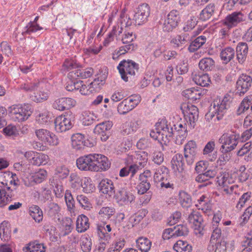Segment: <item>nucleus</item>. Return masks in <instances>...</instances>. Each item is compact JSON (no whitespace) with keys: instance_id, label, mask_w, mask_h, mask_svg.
Returning a JSON list of instances; mask_svg holds the SVG:
<instances>
[{"instance_id":"f257e3e1","label":"nucleus","mask_w":252,"mask_h":252,"mask_svg":"<svg viewBox=\"0 0 252 252\" xmlns=\"http://www.w3.org/2000/svg\"><path fill=\"white\" fill-rule=\"evenodd\" d=\"M13 174L10 171L0 173V207H2L11 201L15 196L16 188L11 189L9 186V179L12 177Z\"/></svg>"},{"instance_id":"f03ea898","label":"nucleus","mask_w":252,"mask_h":252,"mask_svg":"<svg viewBox=\"0 0 252 252\" xmlns=\"http://www.w3.org/2000/svg\"><path fill=\"white\" fill-rule=\"evenodd\" d=\"M8 111L11 119L17 122L27 120L32 113V106L28 104L13 105L9 107Z\"/></svg>"},{"instance_id":"7ed1b4c3","label":"nucleus","mask_w":252,"mask_h":252,"mask_svg":"<svg viewBox=\"0 0 252 252\" xmlns=\"http://www.w3.org/2000/svg\"><path fill=\"white\" fill-rule=\"evenodd\" d=\"M239 135L233 131L223 133L219 139V142L222 145L220 151L230 152L233 150L238 144Z\"/></svg>"},{"instance_id":"20e7f679","label":"nucleus","mask_w":252,"mask_h":252,"mask_svg":"<svg viewBox=\"0 0 252 252\" xmlns=\"http://www.w3.org/2000/svg\"><path fill=\"white\" fill-rule=\"evenodd\" d=\"M74 118L70 112L57 117L54 120L55 128L57 132H62L70 129L73 125Z\"/></svg>"},{"instance_id":"39448f33","label":"nucleus","mask_w":252,"mask_h":252,"mask_svg":"<svg viewBox=\"0 0 252 252\" xmlns=\"http://www.w3.org/2000/svg\"><path fill=\"white\" fill-rule=\"evenodd\" d=\"M121 75L122 78L126 82L128 81L127 75H134L135 72L138 71L139 65L131 60H123L121 61L117 67Z\"/></svg>"},{"instance_id":"423d86ee","label":"nucleus","mask_w":252,"mask_h":252,"mask_svg":"<svg viewBox=\"0 0 252 252\" xmlns=\"http://www.w3.org/2000/svg\"><path fill=\"white\" fill-rule=\"evenodd\" d=\"M139 184L137 185L138 193L143 194L151 188L153 181V176L151 171L149 170H145L139 176Z\"/></svg>"},{"instance_id":"0eeeda50","label":"nucleus","mask_w":252,"mask_h":252,"mask_svg":"<svg viewBox=\"0 0 252 252\" xmlns=\"http://www.w3.org/2000/svg\"><path fill=\"white\" fill-rule=\"evenodd\" d=\"M230 102L227 97H224L220 101V100H215L213 102L214 111L211 115L213 118L216 115L217 119L220 120L222 118L223 115L226 113L230 107Z\"/></svg>"},{"instance_id":"6e6552de","label":"nucleus","mask_w":252,"mask_h":252,"mask_svg":"<svg viewBox=\"0 0 252 252\" xmlns=\"http://www.w3.org/2000/svg\"><path fill=\"white\" fill-rule=\"evenodd\" d=\"M93 154L85 155L78 158L76 161L77 168L81 171L94 172L95 165L94 162Z\"/></svg>"},{"instance_id":"1a4fd4ad","label":"nucleus","mask_w":252,"mask_h":252,"mask_svg":"<svg viewBox=\"0 0 252 252\" xmlns=\"http://www.w3.org/2000/svg\"><path fill=\"white\" fill-rule=\"evenodd\" d=\"M245 16L241 12H233L227 15L222 23L229 30L245 21Z\"/></svg>"},{"instance_id":"9d476101","label":"nucleus","mask_w":252,"mask_h":252,"mask_svg":"<svg viewBox=\"0 0 252 252\" xmlns=\"http://www.w3.org/2000/svg\"><path fill=\"white\" fill-rule=\"evenodd\" d=\"M117 192L115 195L117 202L121 205H127L131 203L135 199V196L127 190L126 186L117 188Z\"/></svg>"},{"instance_id":"9b49d317","label":"nucleus","mask_w":252,"mask_h":252,"mask_svg":"<svg viewBox=\"0 0 252 252\" xmlns=\"http://www.w3.org/2000/svg\"><path fill=\"white\" fill-rule=\"evenodd\" d=\"M180 22L179 12L176 10L171 11L167 15L163 26V30L165 32H171L177 27Z\"/></svg>"},{"instance_id":"f8f14e48","label":"nucleus","mask_w":252,"mask_h":252,"mask_svg":"<svg viewBox=\"0 0 252 252\" xmlns=\"http://www.w3.org/2000/svg\"><path fill=\"white\" fill-rule=\"evenodd\" d=\"M150 9L149 5L146 3H143L140 5L137 8L133 17V20L138 25L146 23L150 15Z\"/></svg>"},{"instance_id":"ddd939ff","label":"nucleus","mask_w":252,"mask_h":252,"mask_svg":"<svg viewBox=\"0 0 252 252\" xmlns=\"http://www.w3.org/2000/svg\"><path fill=\"white\" fill-rule=\"evenodd\" d=\"M188 221L196 231V233H202L204 229V224L202 223V217L198 212L193 211L189 216Z\"/></svg>"},{"instance_id":"4468645a","label":"nucleus","mask_w":252,"mask_h":252,"mask_svg":"<svg viewBox=\"0 0 252 252\" xmlns=\"http://www.w3.org/2000/svg\"><path fill=\"white\" fill-rule=\"evenodd\" d=\"M93 155L94 162L95 165L94 172L106 171L110 167L111 162L107 157L101 154H93Z\"/></svg>"},{"instance_id":"2eb2a0df","label":"nucleus","mask_w":252,"mask_h":252,"mask_svg":"<svg viewBox=\"0 0 252 252\" xmlns=\"http://www.w3.org/2000/svg\"><path fill=\"white\" fill-rule=\"evenodd\" d=\"M252 78L247 74H242L236 82L237 92L244 94L252 86Z\"/></svg>"},{"instance_id":"dca6fc26","label":"nucleus","mask_w":252,"mask_h":252,"mask_svg":"<svg viewBox=\"0 0 252 252\" xmlns=\"http://www.w3.org/2000/svg\"><path fill=\"white\" fill-rule=\"evenodd\" d=\"M76 104L74 99L69 97H62L56 99L52 104L53 107L59 111L69 109Z\"/></svg>"},{"instance_id":"f3484780","label":"nucleus","mask_w":252,"mask_h":252,"mask_svg":"<svg viewBox=\"0 0 252 252\" xmlns=\"http://www.w3.org/2000/svg\"><path fill=\"white\" fill-rule=\"evenodd\" d=\"M197 146L195 142L189 141L184 147V156L188 164H191L197 154Z\"/></svg>"},{"instance_id":"a211bd4d","label":"nucleus","mask_w":252,"mask_h":252,"mask_svg":"<svg viewBox=\"0 0 252 252\" xmlns=\"http://www.w3.org/2000/svg\"><path fill=\"white\" fill-rule=\"evenodd\" d=\"M84 135L81 133H76L72 135L71 145L74 149L81 150L84 149L85 147H91V144L89 140L84 139Z\"/></svg>"},{"instance_id":"6ab92c4d","label":"nucleus","mask_w":252,"mask_h":252,"mask_svg":"<svg viewBox=\"0 0 252 252\" xmlns=\"http://www.w3.org/2000/svg\"><path fill=\"white\" fill-rule=\"evenodd\" d=\"M99 187L100 190L103 194L108 195L109 197L114 196L116 194V187L113 182L108 179H103L100 182Z\"/></svg>"},{"instance_id":"aec40b11","label":"nucleus","mask_w":252,"mask_h":252,"mask_svg":"<svg viewBox=\"0 0 252 252\" xmlns=\"http://www.w3.org/2000/svg\"><path fill=\"white\" fill-rule=\"evenodd\" d=\"M93 73V69L92 68H88L85 69L78 68L77 69L70 71L67 77L71 79H85L91 77Z\"/></svg>"},{"instance_id":"412c9836","label":"nucleus","mask_w":252,"mask_h":252,"mask_svg":"<svg viewBox=\"0 0 252 252\" xmlns=\"http://www.w3.org/2000/svg\"><path fill=\"white\" fill-rule=\"evenodd\" d=\"M248 46L246 42H239L236 47L235 53L239 63L243 64L246 60L248 53Z\"/></svg>"},{"instance_id":"4be33fe9","label":"nucleus","mask_w":252,"mask_h":252,"mask_svg":"<svg viewBox=\"0 0 252 252\" xmlns=\"http://www.w3.org/2000/svg\"><path fill=\"white\" fill-rule=\"evenodd\" d=\"M171 163L175 171L180 173L183 172L185 169V162L183 155L181 154H176L172 158Z\"/></svg>"},{"instance_id":"5701e85b","label":"nucleus","mask_w":252,"mask_h":252,"mask_svg":"<svg viewBox=\"0 0 252 252\" xmlns=\"http://www.w3.org/2000/svg\"><path fill=\"white\" fill-rule=\"evenodd\" d=\"M207 250L209 252H226V242L224 240H221L216 242L212 240L211 242H209Z\"/></svg>"},{"instance_id":"b1692460","label":"nucleus","mask_w":252,"mask_h":252,"mask_svg":"<svg viewBox=\"0 0 252 252\" xmlns=\"http://www.w3.org/2000/svg\"><path fill=\"white\" fill-rule=\"evenodd\" d=\"M169 169L164 166H161L156 171L154 174L153 178L155 183L159 184L161 181L164 180L166 178H169Z\"/></svg>"},{"instance_id":"393cba45","label":"nucleus","mask_w":252,"mask_h":252,"mask_svg":"<svg viewBox=\"0 0 252 252\" xmlns=\"http://www.w3.org/2000/svg\"><path fill=\"white\" fill-rule=\"evenodd\" d=\"M89 226L88 218L83 214L79 215L76 220V230L79 233L84 232L89 228Z\"/></svg>"},{"instance_id":"a878e982","label":"nucleus","mask_w":252,"mask_h":252,"mask_svg":"<svg viewBox=\"0 0 252 252\" xmlns=\"http://www.w3.org/2000/svg\"><path fill=\"white\" fill-rule=\"evenodd\" d=\"M237 155L239 157L244 156L245 160L249 161L252 159V146L250 142L245 143L237 152Z\"/></svg>"},{"instance_id":"bb28decb","label":"nucleus","mask_w":252,"mask_h":252,"mask_svg":"<svg viewBox=\"0 0 252 252\" xmlns=\"http://www.w3.org/2000/svg\"><path fill=\"white\" fill-rule=\"evenodd\" d=\"M216 10V5L214 3L208 4L199 14V19L203 21H206L211 18L214 15Z\"/></svg>"},{"instance_id":"cd10ccee","label":"nucleus","mask_w":252,"mask_h":252,"mask_svg":"<svg viewBox=\"0 0 252 252\" xmlns=\"http://www.w3.org/2000/svg\"><path fill=\"white\" fill-rule=\"evenodd\" d=\"M235 55V51L231 47H227L222 49L220 53V57L223 63H228L233 59Z\"/></svg>"},{"instance_id":"c85d7f7f","label":"nucleus","mask_w":252,"mask_h":252,"mask_svg":"<svg viewBox=\"0 0 252 252\" xmlns=\"http://www.w3.org/2000/svg\"><path fill=\"white\" fill-rule=\"evenodd\" d=\"M199 68L205 72L212 71L215 68V63L211 58L202 59L199 63Z\"/></svg>"},{"instance_id":"c756f323","label":"nucleus","mask_w":252,"mask_h":252,"mask_svg":"<svg viewBox=\"0 0 252 252\" xmlns=\"http://www.w3.org/2000/svg\"><path fill=\"white\" fill-rule=\"evenodd\" d=\"M188 118L189 126L191 128H193L195 125V122L197 120L198 118V111L197 107L192 105L191 108L189 109Z\"/></svg>"},{"instance_id":"7c9ffc66","label":"nucleus","mask_w":252,"mask_h":252,"mask_svg":"<svg viewBox=\"0 0 252 252\" xmlns=\"http://www.w3.org/2000/svg\"><path fill=\"white\" fill-rule=\"evenodd\" d=\"M136 242L137 247L142 252H148L151 249L152 242L146 237H139Z\"/></svg>"},{"instance_id":"2f4dec72","label":"nucleus","mask_w":252,"mask_h":252,"mask_svg":"<svg viewBox=\"0 0 252 252\" xmlns=\"http://www.w3.org/2000/svg\"><path fill=\"white\" fill-rule=\"evenodd\" d=\"M103 229H105L104 227H100L98 228V234L101 238L99 244L95 251L96 252H103L106 245L108 243V239L109 238V235H105L103 231Z\"/></svg>"},{"instance_id":"473e14b6","label":"nucleus","mask_w":252,"mask_h":252,"mask_svg":"<svg viewBox=\"0 0 252 252\" xmlns=\"http://www.w3.org/2000/svg\"><path fill=\"white\" fill-rule=\"evenodd\" d=\"M173 249L177 252H191L192 247L186 241L178 240L174 245Z\"/></svg>"},{"instance_id":"72a5a7b5","label":"nucleus","mask_w":252,"mask_h":252,"mask_svg":"<svg viewBox=\"0 0 252 252\" xmlns=\"http://www.w3.org/2000/svg\"><path fill=\"white\" fill-rule=\"evenodd\" d=\"M0 237L4 241H8L11 237L10 224L4 221L0 224Z\"/></svg>"},{"instance_id":"f704fd0d","label":"nucleus","mask_w":252,"mask_h":252,"mask_svg":"<svg viewBox=\"0 0 252 252\" xmlns=\"http://www.w3.org/2000/svg\"><path fill=\"white\" fill-rule=\"evenodd\" d=\"M112 126V122L109 121L101 123L95 126L94 132L98 134L108 132L107 131L111 128Z\"/></svg>"},{"instance_id":"c9c22d12","label":"nucleus","mask_w":252,"mask_h":252,"mask_svg":"<svg viewBox=\"0 0 252 252\" xmlns=\"http://www.w3.org/2000/svg\"><path fill=\"white\" fill-rule=\"evenodd\" d=\"M29 214L36 222H39L43 219L42 211L38 206H31L29 208Z\"/></svg>"},{"instance_id":"e433bc0d","label":"nucleus","mask_w":252,"mask_h":252,"mask_svg":"<svg viewBox=\"0 0 252 252\" xmlns=\"http://www.w3.org/2000/svg\"><path fill=\"white\" fill-rule=\"evenodd\" d=\"M193 80L197 85L202 87H208L211 83L210 78L207 74L195 75Z\"/></svg>"},{"instance_id":"4c0bfd02","label":"nucleus","mask_w":252,"mask_h":252,"mask_svg":"<svg viewBox=\"0 0 252 252\" xmlns=\"http://www.w3.org/2000/svg\"><path fill=\"white\" fill-rule=\"evenodd\" d=\"M206 38L205 36L201 35L197 37L191 42L188 50L190 52H194L201 47L206 42Z\"/></svg>"},{"instance_id":"58836bf2","label":"nucleus","mask_w":252,"mask_h":252,"mask_svg":"<svg viewBox=\"0 0 252 252\" xmlns=\"http://www.w3.org/2000/svg\"><path fill=\"white\" fill-rule=\"evenodd\" d=\"M32 160L33 165L37 166L45 165L48 162L49 157L44 154L37 153L32 158Z\"/></svg>"},{"instance_id":"ea45409f","label":"nucleus","mask_w":252,"mask_h":252,"mask_svg":"<svg viewBox=\"0 0 252 252\" xmlns=\"http://www.w3.org/2000/svg\"><path fill=\"white\" fill-rule=\"evenodd\" d=\"M217 182L220 186L227 187L231 183V178L228 172L220 173L217 178Z\"/></svg>"},{"instance_id":"a19ab883","label":"nucleus","mask_w":252,"mask_h":252,"mask_svg":"<svg viewBox=\"0 0 252 252\" xmlns=\"http://www.w3.org/2000/svg\"><path fill=\"white\" fill-rule=\"evenodd\" d=\"M184 95L189 99L197 100L200 98L201 93L194 88L187 89L183 92Z\"/></svg>"},{"instance_id":"79ce46f5","label":"nucleus","mask_w":252,"mask_h":252,"mask_svg":"<svg viewBox=\"0 0 252 252\" xmlns=\"http://www.w3.org/2000/svg\"><path fill=\"white\" fill-rule=\"evenodd\" d=\"M82 123L84 126H90L95 121L96 117L93 113L90 111H84L82 113Z\"/></svg>"},{"instance_id":"37998d69","label":"nucleus","mask_w":252,"mask_h":252,"mask_svg":"<svg viewBox=\"0 0 252 252\" xmlns=\"http://www.w3.org/2000/svg\"><path fill=\"white\" fill-rule=\"evenodd\" d=\"M136 48V45L134 44H129L122 46L119 48V50L115 51V53L113 54V58L114 59L117 58L120 55H124L129 51H133Z\"/></svg>"},{"instance_id":"c03bdc74","label":"nucleus","mask_w":252,"mask_h":252,"mask_svg":"<svg viewBox=\"0 0 252 252\" xmlns=\"http://www.w3.org/2000/svg\"><path fill=\"white\" fill-rule=\"evenodd\" d=\"M132 109H133L131 105H130V102L127 101L126 99L120 102L117 107L118 112L121 115L126 114Z\"/></svg>"},{"instance_id":"a18cd8bd","label":"nucleus","mask_w":252,"mask_h":252,"mask_svg":"<svg viewBox=\"0 0 252 252\" xmlns=\"http://www.w3.org/2000/svg\"><path fill=\"white\" fill-rule=\"evenodd\" d=\"M45 248L43 244L37 242L30 243L27 247L26 252H45Z\"/></svg>"},{"instance_id":"49530a36","label":"nucleus","mask_w":252,"mask_h":252,"mask_svg":"<svg viewBox=\"0 0 252 252\" xmlns=\"http://www.w3.org/2000/svg\"><path fill=\"white\" fill-rule=\"evenodd\" d=\"M76 199L80 206L84 209L90 210L92 208V205L90 199L85 195L83 194L78 195H77Z\"/></svg>"},{"instance_id":"de8ad7c7","label":"nucleus","mask_w":252,"mask_h":252,"mask_svg":"<svg viewBox=\"0 0 252 252\" xmlns=\"http://www.w3.org/2000/svg\"><path fill=\"white\" fill-rule=\"evenodd\" d=\"M62 224L64 227V229L60 234V238L68 235L73 229L72 220L70 218H65V220L63 221Z\"/></svg>"},{"instance_id":"09e8293b","label":"nucleus","mask_w":252,"mask_h":252,"mask_svg":"<svg viewBox=\"0 0 252 252\" xmlns=\"http://www.w3.org/2000/svg\"><path fill=\"white\" fill-rule=\"evenodd\" d=\"M115 212V209L111 207H103L99 211V215L103 219L108 220Z\"/></svg>"},{"instance_id":"8fccbe9b","label":"nucleus","mask_w":252,"mask_h":252,"mask_svg":"<svg viewBox=\"0 0 252 252\" xmlns=\"http://www.w3.org/2000/svg\"><path fill=\"white\" fill-rule=\"evenodd\" d=\"M81 187L83 188V191L87 193L92 192L95 189L94 185L92 183L90 178H85Z\"/></svg>"},{"instance_id":"3c124183","label":"nucleus","mask_w":252,"mask_h":252,"mask_svg":"<svg viewBox=\"0 0 252 252\" xmlns=\"http://www.w3.org/2000/svg\"><path fill=\"white\" fill-rule=\"evenodd\" d=\"M180 201L182 206L184 208H189L192 204L190 195L185 191L180 192Z\"/></svg>"},{"instance_id":"603ef678","label":"nucleus","mask_w":252,"mask_h":252,"mask_svg":"<svg viewBox=\"0 0 252 252\" xmlns=\"http://www.w3.org/2000/svg\"><path fill=\"white\" fill-rule=\"evenodd\" d=\"M174 236L175 237L187 236L189 233V229L186 225L180 224L173 228Z\"/></svg>"},{"instance_id":"864d4df0","label":"nucleus","mask_w":252,"mask_h":252,"mask_svg":"<svg viewBox=\"0 0 252 252\" xmlns=\"http://www.w3.org/2000/svg\"><path fill=\"white\" fill-rule=\"evenodd\" d=\"M47 176V173L46 170L40 169L32 175V181L36 184L41 183L46 178Z\"/></svg>"},{"instance_id":"5fc2aeb1","label":"nucleus","mask_w":252,"mask_h":252,"mask_svg":"<svg viewBox=\"0 0 252 252\" xmlns=\"http://www.w3.org/2000/svg\"><path fill=\"white\" fill-rule=\"evenodd\" d=\"M175 132H176V143L179 145L182 144L188 135L187 127H184L183 129H179Z\"/></svg>"},{"instance_id":"6e6d98bb","label":"nucleus","mask_w":252,"mask_h":252,"mask_svg":"<svg viewBox=\"0 0 252 252\" xmlns=\"http://www.w3.org/2000/svg\"><path fill=\"white\" fill-rule=\"evenodd\" d=\"M69 181L72 188L79 189L82 185V180L75 173H71L69 177Z\"/></svg>"},{"instance_id":"4d7b16f0","label":"nucleus","mask_w":252,"mask_h":252,"mask_svg":"<svg viewBox=\"0 0 252 252\" xmlns=\"http://www.w3.org/2000/svg\"><path fill=\"white\" fill-rule=\"evenodd\" d=\"M46 211L47 212L48 215L52 217L59 213L60 207L57 203L50 202L46 208Z\"/></svg>"},{"instance_id":"13d9d810","label":"nucleus","mask_w":252,"mask_h":252,"mask_svg":"<svg viewBox=\"0 0 252 252\" xmlns=\"http://www.w3.org/2000/svg\"><path fill=\"white\" fill-rule=\"evenodd\" d=\"M92 240L85 236L81 239V247L84 252H90L92 249Z\"/></svg>"},{"instance_id":"bf43d9fd","label":"nucleus","mask_w":252,"mask_h":252,"mask_svg":"<svg viewBox=\"0 0 252 252\" xmlns=\"http://www.w3.org/2000/svg\"><path fill=\"white\" fill-rule=\"evenodd\" d=\"M40 83L36 82H27L21 85L20 88L26 92H32L36 90L39 87Z\"/></svg>"},{"instance_id":"052dcab7","label":"nucleus","mask_w":252,"mask_h":252,"mask_svg":"<svg viewBox=\"0 0 252 252\" xmlns=\"http://www.w3.org/2000/svg\"><path fill=\"white\" fill-rule=\"evenodd\" d=\"M30 97L32 101L36 102H40L46 100L48 96L47 93L39 91L37 93H34Z\"/></svg>"},{"instance_id":"680f3d73","label":"nucleus","mask_w":252,"mask_h":252,"mask_svg":"<svg viewBox=\"0 0 252 252\" xmlns=\"http://www.w3.org/2000/svg\"><path fill=\"white\" fill-rule=\"evenodd\" d=\"M38 18L39 17L36 16L33 22H30L27 25L26 28H27V30L26 31V32L27 33H30L31 32H36L38 31L42 30L43 28L40 27L38 24L36 23Z\"/></svg>"},{"instance_id":"e2e57ef3","label":"nucleus","mask_w":252,"mask_h":252,"mask_svg":"<svg viewBox=\"0 0 252 252\" xmlns=\"http://www.w3.org/2000/svg\"><path fill=\"white\" fill-rule=\"evenodd\" d=\"M63 67L68 70H75L80 68L81 65L73 59H66L63 64Z\"/></svg>"},{"instance_id":"0e129e2a","label":"nucleus","mask_w":252,"mask_h":252,"mask_svg":"<svg viewBox=\"0 0 252 252\" xmlns=\"http://www.w3.org/2000/svg\"><path fill=\"white\" fill-rule=\"evenodd\" d=\"M50 133V131L44 129H38L35 131L36 135L38 138L45 144L47 143L48 140H49V136Z\"/></svg>"},{"instance_id":"69168bd1","label":"nucleus","mask_w":252,"mask_h":252,"mask_svg":"<svg viewBox=\"0 0 252 252\" xmlns=\"http://www.w3.org/2000/svg\"><path fill=\"white\" fill-rule=\"evenodd\" d=\"M251 196V192H247L244 193L240 198L236 205V208L238 210H241L244 206L245 203L250 199Z\"/></svg>"},{"instance_id":"338daca9","label":"nucleus","mask_w":252,"mask_h":252,"mask_svg":"<svg viewBox=\"0 0 252 252\" xmlns=\"http://www.w3.org/2000/svg\"><path fill=\"white\" fill-rule=\"evenodd\" d=\"M4 133L8 136H12L13 138L19 135V131L15 126L9 125L3 129Z\"/></svg>"},{"instance_id":"774afa93","label":"nucleus","mask_w":252,"mask_h":252,"mask_svg":"<svg viewBox=\"0 0 252 252\" xmlns=\"http://www.w3.org/2000/svg\"><path fill=\"white\" fill-rule=\"evenodd\" d=\"M252 104L251 100L248 98H245L240 104L237 110V114L239 115L247 110Z\"/></svg>"}]
</instances>
